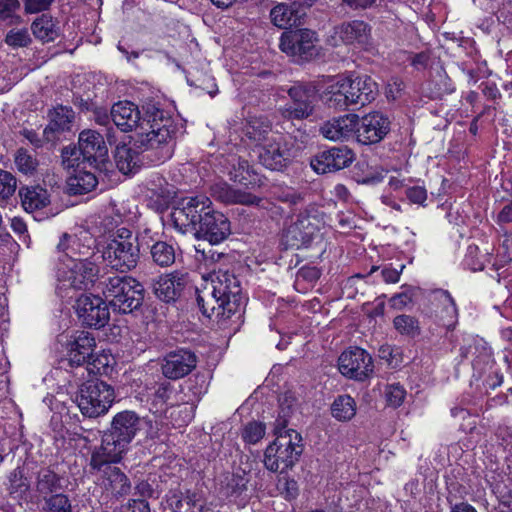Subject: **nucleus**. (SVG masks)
<instances>
[{
	"label": "nucleus",
	"instance_id": "obj_36",
	"mask_svg": "<svg viewBox=\"0 0 512 512\" xmlns=\"http://www.w3.org/2000/svg\"><path fill=\"white\" fill-rule=\"evenodd\" d=\"M201 495L195 490L170 492L167 503L173 512H190L191 508L199 506L202 509Z\"/></svg>",
	"mask_w": 512,
	"mask_h": 512
},
{
	"label": "nucleus",
	"instance_id": "obj_61",
	"mask_svg": "<svg viewBox=\"0 0 512 512\" xmlns=\"http://www.w3.org/2000/svg\"><path fill=\"white\" fill-rule=\"evenodd\" d=\"M120 512H150V507L145 500H130L123 506Z\"/></svg>",
	"mask_w": 512,
	"mask_h": 512
},
{
	"label": "nucleus",
	"instance_id": "obj_18",
	"mask_svg": "<svg viewBox=\"0 0 512 512\" xmlns=\"http://www.w3.org/2000/svg\"><path fill=\"white\" fill-rule=\"evenodd\" d=\"M59 252L63 253L60 261H88L96 260L95 239L87 234L83 236L64 233L57 245Z\"/></svg>",
	"mask_w": 512,
	"mask_h": 512
},
{
	"label": "nucleus",
	"instance_id": "obj_22",
	"mask_svg": "<svg viewBox=\"0 0 512 512\" xmlns=\"http://www.w3.org/2000/svg\"><path fill=\"white\" fill-rule=\"evenodd\" d=\"M338 366L344 376L361 381L373 371L372 357L359 347L344 351L338 359Z\"/></svg>",
	"mask_w": 512,
	"mask_h": 512
},
{
	"label": "nucleus",
	"instance_id": "obj_8",
	"mask_svg": "<svg viewBox=\"0 0 512 512\" xmlns=\"http://www.w3.org/2000/svg\"><path fill=\"white\" fill-rule=\"evenodd\" d=\"M302 437L297 431L279 435L267 446L264 465L271 472L284 473L299 461L303 452Z\"/></svg>",
	"mask_w": 512,
	"mask_h": 512
},
{
	"label": "nucleus",
	"instance_id": "obj_40",
	"mask_svg": "<svg viewBox=\"0 0 512 512\" xmlns=\"http://www.w3.org/2000/svg\"><path fill=\"white\" fill-rule=\"evenodd\" d=\"M352 178L359 184L374 185L384 179V174L372 168L366 160L358 161L351 171Z\"/></svg>",
	"mask_w": 512,
	"mask_h": 512
},
{
	"label": "nucleus",
	"instance_id": "obj_5",
	"mask_svg": "<svg viewBox=\"0 0 512 512\" xmlns=\"http://www.w3.org/2000/svg\"><path fill=\"white\" fill-rule=\"evenodd\" d=\"M141 246V233L134 234L130 229L121 227L111 235L102 258L111 269L126 274L137 267Z\"/></svg>",
	"mask_w": 512,
	"mask_h": 512
},
{
	"label": "nucleus",
	"instance_id": "obj_45",
	"mask_svg": "<svg viewBox=\"0 0 512 512\" xmlns=\"http://www.w3.org/2000/svg\"><path fill=\"white\" fill-rule=\"evenodd\" d=\"M394 328L401 334L408 337H416L420 334L419 321L411 315H398L393 320Z\"/></svg>",
	"mask_w": 512,
	"mask_h": 512
},
{
	"label": "nucleus",
	"instance_id": "obj_10",
	"mask_svg": "<svg viewBox=\"0 0 512 512\" xmlns=\"http://www.w3.org/2000/svg\"><path fill=\"white\" fill-rule=\"evenodd\" d=\"M122 459H112L99 451H92L89 467L91 474H100L101 486L111 497L119 499L131 491V482L127 475L117 466Z\"/></svg>",
	"mask_w": 512,
	"mask_h": 512
},
{
	"label": "nucleus",
	"instance_id": "obj_55",
	"mask_svg": "<svg viewBox=\"0 0 512 512\" xmlns=\"http://www.w3.org/2000/svg\"><path fill=\"white\" fill-rule=\"evenodd\" d=\"M197 304L202 312L203 315L211 318L213 316H215L216 319H221L219 317H217V313L216 312H212L210 309H212V305H214L213 301L211 300V291L208 292V293H199L197 295ZM215 306H217V304H215ZM223 320H225L224 318H222Z\"/></svg>",
	"mask_w": 512,
	"mask_h": 512
},
{
	"label": "nucleus",
	"instance_id": "obj_50",
	"mask_svg": "<svg viewBox=\"0 0 512 512\" xmlns=\"http://www.w3.org/2000/svg\"><path fill=\"white\" fill-rule=\"evenodd\" d=\"M32 39L26 28L11 29L5 37V43L13 48L27 47Z\"/></svg>",
	"mask_w": 512,
	"mask_h": 512
},
{
	"label": "nucleus",
	"instance_id": "obj_30",
	"mask_svg": "<svg viewBox=\"0 0 512 512\" xmlns=\"http://www.w3.org/2000/svg\"><path fill=\"white\" fill-rule=\"evenodd\" d=\"M144 152L150 154L149 151H140L134 145L130 147L126 143L118 144L114 152L116 167L124 175L136 173L141 164L140 153Z\"/></svg>",
	"mask_w": 512,
	"mask_h": 512
},
{
	"label": "nucleus",
	"instance_id": "obj_26",
	"mask_svg": "<svg viewBox=\"0 0 512 512\" xmlns=\"http://www.w3.org/2000/svg\"><path fill=\"white\" fill-rule=\"evenodd\" d=\"M142 246L149 249L152 262L162 268L171 266L176 259V249L173 243L155 240L149 229L141 232Z\"/></svg>",
	"mask_w": 512,
	"mask_h": 512
},
{
	"label": "nucleus",
	"instance_id": "obj_25",
	"mask_svg": "<svg viewBox=\"0 0 512 512\" xmlns=\"http://www.w3.org/2000/svg\"><path fill=\"white\" fill-rule=\"evenodd\" d=\"M48 117L49 124L44 129L43 136L47 142L54 144L60 134L71 130L75 113L71 107L59 105L49 111Z\"/></svg>",
	"mask_w": 512,
	"mask_h": 512
},
{
	"label": "nucleus",
	"instance_id": "obj_44",
	"mask_svg": "<svg viewBox=\"0 0 512 512\" xmlns=\"http://www.w3.org/2000/svg\"><path fill=\"white\" fill-rule=\"evenodd\" d=\"M254 175L253 167L247 160L242 158L234 159L232 170L230 171V177L234 182L247 186L255 180L252 178Z\"/></svg>",
	"mask_w": 512,
	"mask_h": 512
},
{
	"label": "nucleus",
	"instance_id": "obj_31",
	"mask_svg": "<svg viewBox=\"0 0 512 512\" xmlns=\"http://www.w3.org/2000/svg\"><path fill=\"white\" fill-rule=\"evenodd\" d=\"M356 121V114H347L325 122L320 128V132L326 139L343 140L354 133Z\"/></svg>",
	"mask_w": 512,
	"mask_h": 512
},
{
	"label": "nucleus",
	"instance_id": "obj_49",
	"mask_svg": "<svg viewBox=\"0 0 512 512\" xmlns=\"http://www.w3.org/2000/svg\"><path fill=\"white\" fill-rule=\"evenodd\" d=\"M46 512H72V505L67 495L58 493L45 498Z\"/></svg>",
	"mask_w": 512,
	"mask_h": 512
},
{
	"label": "nucleus",
	"instance_id": "obj_63",
	"mask_svg": "<svg viewBox=\"0 0 512 512\" xmlns=\"http://www.w3.org/2000/svg\"><path fill=\"white\" fill-rule=\"evenodd\" d=\"M282 493L285 494L286 499H295L298 496V484L294 479H285L283 483Z\"/></svg>",
	"mask_w": 512,
	"mask_h": 512
},
{
	"label": "nucleus",
	"instance_id": "obj_46",
	"mask_svg": "<svg viewBox=\"0 0 512 512\" xmlns=\"http://www.w3.org/2000/svg\"><path fill=\"white\" fill-rule=\"evenodd\" d=\"M30 484L24 477L21 470L16 469L10 476V494L19 500L25 499L29 491Z\"/></svg>",
	"mask_w": 512,
	"mask_h": 512
},
{
	"label": "nucleus",
	"instance_id": "obj_16",
	"mask_svg": "<svg viewBox=\"0 0 512 512\" xmlns=\"http://www.w3.org/2000/svg\"><path fill=\"white\" fill-rule=\"evenodd\" d=\"M78 146L82 152L83 168L102 172L109 162L108 148L103 136L96 130H83L79 134Z\"/></svg>",
	"mask_w": 512,
	"mask_h": 512
},
{
	"label": "nucleus",
	"instance_id": "obj_11",
	"mask_svg": "<svg viewBox=\"0 0 512 512\" xmlns=\"http://www.w3.org/2000/svg\"><path fill=\"white\" fill-rule=\"evenodd\" d=\"M114 400V388L99 379L82 383L76 394V403L81 413L89 418H97L106 414Z\"/></svg>",
	"mask_w": 512,
	"mask_h": 512
},
{
	"label": "nucleus",
	"instance_id": "obj_56",
	"mask_svg": "<svg viewBox=\"0 0 512 512\" xmlns=\"http://www.w3.org/2000/svg\"><path fill=\"white\" fill-rule=\"evenodd\" d=\"M26 14H35L48 10L54 0H22Z\"/></svg>",
	"mask_w": 512,
	"mask_h": 512
},
{
	"label": "nucleus",
	"instance_id": "obj_20",
	"mask_svg": "<svg viewBox=\"0 0 512 512\" xmlns=\"http://www.w3.org/2000/svg\"><path fill=\"white\" fill-rule=\"evenodd\" d=\"M390 131V120L381 112H372L362 118L357 115L355 130L358 142L364 145L379 143Z\"/></svg>",
	"mask_w": 512,
	"mask_h": 512
},
{
	"label": "nucleus",
	"instance_id": "obj_19",
	"mask_svg": "<svg viewBox=\"0 0 512 512\" xmlns=\"http://www.w3.org/2000/svg\"><path fill=\"white\" fill-rule=\"evenodd\" d=\"M198 357L189 348L169 351L161 360V372L169 380H178L189 375L197 366Z\"/></svg>",
	"mask_w": 512,
	"mask_h": 512
},
{
	"label": "nucleus",
	"instance_id": "obj_43",
	"mask_svg": "<svg viewBox=\"0 0 512 512\" xmlns=\"http://www.w3.org/2000/svg\"><path fill=\"white\" fill-rule=\"evenodd\" d=\"M36 489L46 498L61 489L60 477L54 471L43 468L37 474Z\"/></svg>",
	"mask_w": 512,
	"mask_h": 512
},
{
	"label": "nucleus",
	"instance_id": "obj_32",
	"mask_svg": "<svg viewBox=\"0 0 512 512\" xmlns=\"http://www.w3.org/2000/svg\"><path fill=\"white\" fill-rule=\"evenodd\" d=\"M370 32V26L361 20L345 22L335 28V33L346 44H365L369 40Z\"/></svg>",
	"mask_w": 512,
	"mask_h": 512
},
{
	"label": "nucleus",
	"instance_id": "obj_62",
	"mask_svg": "<svg viewBox=\"0 0 512 512\" xmlns=\"http://www.w3.org/2000/svg\"><path fill=\"white\" fill-rule=\"evenodd\" d=\"M430 62V55L428 52H420L417 54H414L411 59L410 63L411 65L416 68L417 70H424L428 67Z\"/></svg>",
	"mask_w": 512,
	"mask_h": 512
},
{
	"label": "nucleus",
	"instance_id": "obj_60",
	"mask_svg": "<svg viewBox=\"0 0 512 512\" xmlns=\"http://www.w3.org/2000/svg\"><path fill=\"white\" fill-rule=\"evenodd\" d=\"M231 494H240L246 489V480L238 474H233L227 482Z\"/></svg>",
	"mask_w": 512,
	"mask_h": 512
},
{
	"label": "nucleus",
	"instance_id": "obj_28",
	"mask_svg": "<svg viewBox=\"0 0 512 512\" xmlns=\"http://www.w3.org/2000/svg\"><path fill=\"white\" fill-rule=\"evenodd\" d=\"M231 234L229 219L220 211L214 210L206 225L196 236L197 239L207 240L210 244H219Z\"/></svg>",
	"mask_w": 512,
	"mask_h": 512
},
{
	"label": "nucleus",
	"instance_id": "obj_51",
	"mask_svg": "<svg viewBox=\"0 0 512 512\" xmlns=\"http://www.w3.org/2000/svg\"><path fill=\"white\" fill-rule=\"evenodd\" d=\"M17 180L15 176L5 170H0V198L8 199L16 191Z\"/></svg>",
	"mask_w": 512,
	"mask_h": 512
},
{
	"label": "nucleus",
	"instance_id": "obj_2",
	"mask_svg": "<svg viewBox=\"0 0 512 512\" xmlns=\"http://www.w3.org/2000/svg\"><path fill=\"white\" fill-rule=\"evenodd\" d=\"M145 421L135 411L124 410L115 414L110 427L102 435L101 445L93 451L112 459H122L129 444L142 431Z\"/></svg>",
	"mask_w": 512,
	"mask_h": 512
},
{
	"label": "nucleus",
	"instance_id": "obj_12",
	"mask_svg": "<svg viewBox=\"0 0 512 512\" xmlns=\"http://www.w3.org/2000/svg\"><path fill=\"white\" fill-rule=\"evenodd\" d=\"M99 273L100 268L97 259L64 262L57 272L59 290L68 288L82 291L89 290L97 281Z\"/></svg>",
	"mask_w": 512,
	"mask_h": 512
},
{
	"label": "nucleus",
	"instance_id": "obj_1",
	"mask_svg": "<svg viewBox=\"0 0 512 512\" xmlns=\"http://www.w3.org/2000/svg\"><path fill=\"white\" fill-rule=\"evenodd\" d=\"M142 121L131 143L140 151H149L146 157L154 163L170 159L174 153L179 126L168 111L154 100L142 104Z\"/></svg>",
	"mask_w": 512,
	"mask_h": 512
},
{
	"label": "nucleus",
	"instance_id": "obj_35",
	"mask_svg": "<svg viewBox=\"0 0 512 512\" xmlns=\"http://www.w3.org/2000/svg\"><path fill=\"white\" fill-rule=\"evenodd\" d=\"M19 195L22 206L27 212L40 210L50 204V195L41 186L22 187Z\"/></svg>",
	"mask_w": 512,
	"mask_h": 512
},
{
	"label": "nucleus",
	"instance_id": "obj_24",
	"mask_svg": "<svg viewBox=\"0 0 512 512\" xmlns=\"http://www.w3.org/2000/svg\"><path fill=\"white\" fill-rule=\"evenodd\" d=\"M188 284V274L174 271L162 275L154 283V294L163 302L170 303L179 299Z\"/></svg>",
	"mask_w": 512,
	"mask_h": 512
},
{
	"label": "nucleus",
	"instance_id": "obj_39",
	"mask_svg": "<svg viewBox=\"0 0 512 512\" xmlns=\"http://www.w3.org/2000/svg\"><path fill=\"white\" fill-rule=\"evenodd\" d=\"M271 134L279 133L272 131V123L267 117H254L249 121L246 135L250 139L256 141L257 144L268 141L269 137H271Z\"/></svg>",
	"mask_w": 512,
	"mask_h": 512
},
{
	"label": "nucleus",
	"instance_id": "obj_21",
	"mask_svg": "<svg viewBox=\"0 0 512 512\" xmlns=\"http://www.w3.org/2000/svg\"><path fill=\"white\" fill-rule=\"evenodd\" d=\"M355 153L347 146H335L318 152L310 162L318 174L334 173L352 164Z\"/></svg>",
	"mask_w": 512,
	"mask_h": 512
},
{
	"label": "nucleus",
	"instance_id": "obj_42",
	"mask_svg": "<svg viewBox=\"0 0 512 512\" xmlns=\"http://www.w3.org/2000/svg\"><path fill=\"white\" fill-rule=\"evenodd\" d=\"M14 164L20 173L32 176L37 172L39 161L34 150L29 151L24 147H20L15 152Z\"/></svg>",
	"mask_w": 512,
	"mask_h": 512
},
{
	"label": "nucleus",
	"instance_id": "obj_14",
	"mask_svg": "<svg viewBox=\"0 0 512 512\" xmlns=\"http://www.w3.org/2000/svg\"><path fill=\"white\" fill-rule=\"evenodd\" d=\"M317 34L306 28L289 30L280 37V50L297 63L311 61L318 55Z\"/></svg>",
	"mask_w": 512,
	"mask_h": 512
},
{
	"label": "nucleus",
	"instance_id": "obj_58",
	"mask_svg": "<svg viewBox=\"0 0 512 512\" xmlns=\"http://www.w3.org/2000/svg\"><path fill=\"white\" fill-rule=\"evenodd\" d=\"M413 294L410 290L393 295L389 302L394 309L401 310L412 302Z\"/></svg>",
	"mask_w": 512,
	"mask_h": 512
},
{
	"label": "nucleus",
	"instance_id": "obj_23",
	"mask_svg": "<svg viewBox=\"0 0 512 512\" xmlns=\"http://www.w3.org/2000/svg\"><path fill=\"white\" fill-rule=\"evenodd\" d=\"M316 233L317 227L310 217H299L283 230L281 243L286 249L306 248L311 244Z\"/></svg>",
	"mask_w": 512,
	"mask_h": 512
},
{
	"label": "nucleus",
	"instance_id": "obj_4",
	"mask_svg": "<svg viewBox=\"0 0 512 512\" xmlns=\"http://www.w3.org/2000/svg\"><path fill=\"white\" fill-rule=\"evenodd\" d=\"M211 300L217 306L212 305V312L217 317L230 319L237 315L239 319L244 312L247 298L243 293L239 278L229 271L219 270L212 279Z\"/></svg>",
	"mask_w": 512,
	"mask_h": 512
},
{
	"label": "nucleus",
	"instance_id": "obj_9",
	"mask_svg": "<svg viewBox=\"0 0 512 512\" xmlns=\"http://www.w3.org/2000/svg\"><path fill=\"white\" fill-rule=\"evenodd\" d=\"M96 347L95 339L88 332H81L73 341L68 344L67 356L59 361L62 369H76L75 376L85 378V372L88 375L99 372L100 366H104L99 358H95L94 349Z\"/></svg>",
	"mask_w": 512,
	"mask_h": 512
},
{
	"label": "nucleus",
	"instance_id": "obj_3",
	"mask_svg": "<svg viewBox=\"0 0 512 512\" xmlns=\"http://www.w3.org/2000/svg\"><path fill=\"white\" fill-rule=\"evenodd\" d=\"M328 89L326 101L340 110L350 106L363 107L374 101L379 93L378 84L368 75L340 78Z\"/></svg>",
	"mask_w": 512,
	"mask_h": 512
},
{
	"label": "nucleus",
	"instance_id": "obj_13",
	"mask_svg": "<svg viewBox=\"0 0 512 512\" xmlns=\"http://www.w3.org/2000/svg\"><path fill=\"white\" fill-rule=\"evenodd\" d=\"M293 144L283 134H271L268 141L257 144L255 153L259 163L271 171H283L292 160Z\"/></svg>",
	"mask_w": 512,
	"mask_h": 512
},
{
	"label": "nucleus",
	"instance_id": "obj_6",
	"mask_svg": "<svg viewBox=\"0 0 512 512\" xmlns=\"http://www.w3.org/2000/svg\"><path fill=\"white\" fill-rule=\"evenodd\" d=\"M102 293L114 312L131 314L141 309L145 289L134 277L113 275L102 282Z\"/></svg>",
	"mask_w": 512,
	"mask_h": 512
},
{
	"label": "nucleus",
	"instance_id": "obj_47",
	"mask_svg": "<svg viewBox=\"0 0 512 512\" xmlns=\"http://www.w3.org/2000/svg\"><path fill=\"white\" fill-rule=\"evenodd\" d=\"M266 427L262 422H248L241 431V437L247 444H256L265 436Z\"/></svg>",
	"mask_w": 512,
	"mask_h": 512
},
{
	"label": "nucleus",
	"instance_id": "obj_41",
	"mask_svg": "<svg viewBox=\"0 0 512 512\" xmlns=\"http://www.w3.org/2000/svg\"><path fill=\"white\" fill-rule=\"evenodd\" d=\"M331 414L338 421H349L356 414L355 400L347 394L339 395L331 405Z\"/></svg>",
	"mask_w": 512,
	"mask_h": 512
},
{
	"label": "nucleus",
	"instance_id": "obj_34",
	"mask_svg": "<svg viewBox=\"0 0 512 512\" xmlns=\"http://www.w3.org/2000/svg\"><path fill=\"white\" fill-rule=\"evenodd\" d=\"M94 169L81 168L67 181V193L70 196L84 195L94 190L98 179Z\"/></svg>",
	"mask_w": 512,
	"mask_h": 512
},
{
	"label": "nucleus",
	"instance_id": "obj_7",
	"mask_svg": "<svg viewBox=\"0 0 512 512\" xmlns=\"http://www.w3.org/2000/svg\"><path fill=\"white\" fill-rule=\"evenodd\" d=\"M214 210L213 204L207 196L185 197L173 208L171 220L175 229L181 233L191 232L196 237Z\"/></svg>",
	"mask_w": 512,
	"mask_h": 512
},
{
	"label": "nucleus",
	"instance_id": "obj_29",
	"mask_svg": "<svg viewBox=\"0 0 512 512\" xmlns=\"http://www.w3.org/2000/svg\"><path fill=\"white\" fill-rule=\"evenodd\" d=\"M211 196L224 204L259 205L261 198L247 192L233 189L225 182H218L210 188Z\"/></svg>",
	"mask_w": 512,
	"mask_h": 512
},
{
	"label": "nucleus",
	"instance_id": "obj_64",
	"mask_svg": "<svg viewBox=\"0 0 512 512\" xmlns=\"http://www.w3.org/2000/svg\"><path fill=\"white\" fill-rule=\"evenodd\" d=\"M403 88L404 84L401 80L393 79L392 82L388 84L386 95L388 98L395 100L400 96Z\"/></svg>",
	"mask_w": 512,
	"mask_h": 512
},
{
	"label": "nucleus",
	"instance_id": "obj_33",
	"mask_svg": "<svg viewBox=\"0 0 512 512\" xmlns=\"http://www.w3.org/2000/svg\"><path fill=\"white\" fill-rule=\"evenodd\" d=\"M270 19L280 29L298 27L304 23L300 11H295L289 3H279L270 11Z\"/></svg>",
	"mask_w": 512,
	"mask_h": 512
},
{
	"label": "nucleus",
	"instance_id": "obj_54",
	"mask_svg": "<svg viewBox=\"0 0 512 512\" xmlns=\"http://www.w3.org/2000/svg\"><path fill=\"white\" fill-rule=\"evenodd\" d=\"M405 390L399 384H391L386 388V399L390 406L398 407L405 398Z\"/></svg>",
	"mask_w": 512,
	"mask_h": 512
},
{
	"label": "nucleus",
	"instance_id": "obj_37",
	"mask_svg": "<svg viewBox=\"0 0 512 512\" xmlns=\"http://www.w3.org/2000/svg\"><path fill=\"white\" fill-rule=\"evenodd\" d=\"M31 30L35 38L43 43L53 42L60 34L56 21L48 14L36 18L31 24Z\"/></svg>",
	"mask_w": 512,
	"mask_h": 512
},
{
	"label": "nucleus",
	"instance_id": "obj_52",
	"mask_svg": "<svg viewBox=\"0 0 512 512\" xmlns=\"http://www.w3.org/2000/svg\"><path fill=\"white\" fill-rule=\"evenodd\" d=\"M172 393L173 386L170 382L164 381L159 383L153 394V404L160 406H172L173 404L170 402Z\"/></svg>",
	"mask_w": 512,
	"mask_h": 512
},
{
	"label": "nucleus",
	"instance_id": "obj_17",
	"mask_svg": "<svg viewBox=\"0 0 512 512\" xmlns=\"http://www.w3.org/2000/svg\"><path fill=\"white\" fill-rule=\"evenodd\" d=\"M110 305L106 299L92 294H82L75 304V309L82 324L96 329L104 327L109 319Z\"/></svg>",
	"mask_w": 512,
	"mask_h": 512
},
{
	"label": "nucleus",
	"instance_id": "obj_53",
	"mask_svg": "<svg viewBox=\"0 0 512 512\" xmlns=\"http://www.w3.org/2000/svg\"><path fill=\"white\" fill-rule=\"evenodd\" d=\"M19 0H0V20L13 19V23H19L21 16L15 15L20 9Z\"/></svg>",
	"mask_w": 512,
	"mask_h": 512
},
{
	"label": "nucleus",
	"instance_id": "obj_27",
	"mask_svg": "<svg viewBox=\"0 0 512 512\" xmlns=\"http://www.w3.org/2000/svg\"><path fill=\"white\" fill-rule=\"evenodd\" d=\"M142 109L130 101H119L115 103L110 111L114 124L123 132L134 130L137 132L140 121H142Z\"/></svg>",
	"mask_w": 512,
	"mask_h": 512
},
{
	"label": "nucleus",
	"instance_id": "obj_48",
	"mask_svg": "<svg viewBox=\"0 0 512 512\" xmlns=\"http://www.w3.org/2000/svg\"><path fill=\"white\" fill-rule=\"evenodd\" d=\"M61 164L64 168H79L83 167L82 152L78 147L68 145L61 149Z\"/></svg>",
	"mask_w": 512,
	"mask_h": 512
},
{
	"label": "nucleus",
	"instance_id": "obj_57",
	"mask_svg": "<svg viewBox=\"0 0 512 512\" xmlns=\"http://www.w3.org/2000/svg\"><path fill=\"white\" fill-rule=\"evenodd\" d=\"M289 417V408L287 410L282 408V411H279L278 417L274 423V434L276 437L279 435H287L294 431L293 429H286Z\"/></svg>",
	"mask_w": 512,
	"mask_h": 512
},
{
	"label": "nucleus",
	"instance_id": "obj_59",
	"mask_svg": "<svg viewBox=\"0 0 512 512\" xmlns=\"http://www.w3.org/2000/svg\"><path fill=\"white\" fill-rule=\"evenodd\" d=\"M406 197L415 204H423L427 199V191L424 187L413 186L406 190Z\"/></svg>",
	"mask_w": 512,
	"mask_h": 512
},
{
	"label": "nucleus",
	"instance_id": "obj_15",
	"mask_svg": "<svg viewBox=\"0 0 512 512\" xmlns=\"http://www.w3.org/2000/svg\"><path fill=\"white\" fill-rule=\"evenodd\" d=\"M290 102L280 107L279 112L286 120H303L313 114L317 90L312 84L297 83L288 89Z\"/></svg>",
	"mask_w": 512,
	"mask_h": 512
},
{
	"label": "nucleus",
	"instance_id": "obj_38",
	"mask_svg": "<svg viewBox=\"0 0 512 512\" xmlns=\"http://www.w3.org/2000/svg\"><path fill=\"white\" fill-rule=\"evenodd\" d=\"M431 301H444L445 306L439 312L440 319L448 328L453 327L457 321L458 310L451 294L444 289H435L430 294Z\"/></svg>",
	"mask_w": 512,
	"mask_h": 512
}]
</instances>
